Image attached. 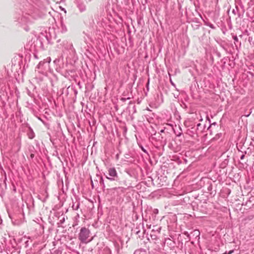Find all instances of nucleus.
<instances>
[{
	"mask_svg": "<svg viewBox=\"0 0 254 254\" xmlns=\"http://www.w3.org/2000/svg\"><path fill=\"white\" fill-rule=\"evenodd\" d=\"M90 233V231L87 228H86L85 227L82 228L80 229V233L79 234V239L83 243H87V242L91 241L92 239L87 240L89 237Z\"/></svg>",
	"mask_w": 254,
	"mask_h": 254,
	"instance_id": "f257e3e1",
	"label": "nucleus"
},
{
	"mask_svg": "<svg viewBox=\"0 0 254 254\" xmlns=\"http://www.w3.org/2000/svg\"><path fill=\"white\" fill-rule=\"evenodd\" d=\"M70 53V56L66 57V62L70 64L74 63L76 60V58L75 56V52L73 49H70L69 51H68Z\"/></svg>",
	"mask_w": 254,
	"mask_h": 254,
	"instance_id": "f03ea898",
	"label": "nucleus"
},
{
	"mask_svg": "<svg viewBox=\"0 0 254 254\" xmlns=\"http://www.w3.org/2000/svg\"><path fill=\"white\" fill-rule=\"evenodd\" d=\"M109 175L110 177L106 176V178L111 181L115 180V177H118L117 172L115 168H111L108 170Z\"/></svg>",
	"mask_w": 254,
	"mask_h": 254,
	"instance_id": "7ed1b4c3",
	"label": "nucleus"
},
{
	"mask_svg": "<svg viewBox=\"0 0 254 254\" xmlns=\"http://www.w3.org/2000/svg\"><path fill=\"white\" fill-rule=\"evenodd\" d=\"M77 6L80 12H83L86 10V5L85 3L82 1L77 0Z\"/></svg>",
	"mask_w": 254,
	"mask_h": 254,
	"instance_id": "20e7f679",
	"label": "nucleus"
},
{
	"mask_svg": "<svg viewBox=\"0 0 254 254\" xmlns=\"http://www.w3.org/2000/svg\"><path fill=\"white\" fill-rule=\"evenodd\" d=\"M205 127L201 124L200 123H198L196 125V133L197 134H200L201 132H203V129H204Z\"/></svg>",
	"mask_w": 254,
	"mask_h": 254,
	"instance_id": "39448f33",
	"label": "nucleus"
},
{
	"mask_svg": "<svg viewBox=\"0 0 254 254\" xmlns=\"http://www.w3.org/2000/svg\"><path fill=\"white\" fill-rule=\"evenodd\" d=\"M174 244H175L174 242H173V241L169 239L168 240H166L164 243L165 246H166V245H169L171 247H174Z\"/></svg>",
	"mask_w": 254,
	"mask_h": 254,
	"instance_id": "423d86ee",
	"label": "nucleus"
},
{
	"mask_svg": "<svg viewBox=\"0 0 254 254\" xmlns=\"http://www.w3.org/2000/svg\"><path fill=\"white\" fill-rule=\"evenodd\" d=\"M205 25L209 26L210 28H211L212 29H214L215 28V27L214 26V25L210 22H205Z\"/></svg>",
	"mask_w": 254,
	"mask_h": 254,
	"instance_id": "0eeeda50",
	"label": "nucleus"
},
{
	"mask_svg": "<svg viewBox=\"0 0 254 254\" xmlns=\"http://www.w3.org/2000/svg\"><path fill=\"white\" fill-rule=\"evenodd\" d=\"M233 39L235 41V43L236 42H237L238 41V38L237 36H233Z\"/></svg>",
	"mask_w": 254,
	"mask_h": 254,
	"instance_id": "6e6552de",
	"label": "nucleus"
},
{
	"mask_svg": "<svg viewBox=\"0 0 254 254\" xmlns=\"http://www.w3.org/2000/svg\"><path fill=\"white\" fill-rule=\"evenodd\" d=\"M141 150L145 153H147V152L146 149H145L142 146L141 147Z\"/></svg>",
	"mask_w": 254,
	"mask_h": 254,
	"instance_id": "1a4fd4ad",
	"label": "nucleus"
},
{
	"mask_svg": "<svg viewBox=\"0 0 254 254\" xmlns=\"http://www.w3.org/2000/svg\"><path fill=\"white\" fill-rule=\"evenodd\" d=\"M245 155H244V154L242 155L241 156V157H240V159H241V160H243V159L245 158Z\"/></svg>",
	"mask_w": 254,
	"mask_h": 254,
	"instance_id": "9d476101",
	"label": "nucleus"
},
{
	"mask_svg": "<svg viewBox=\"0 0 254 254\" xmlns=\"http://www.w3.org/2000/svg\"><path fill=\"white\" fill-rule=\"evenodd\" d=\"M234 252V250H231L228 252V254H232Z\"/></svg>",
	"mask_w": 254,
	"mask_h": 254,
	"instance_id": "9b49d317",
	"label": "nucleus"
},
{
	"mask_svg": "<svg viewBox=\"0 0 254 254\" xmlns=\"http://www.w3.org/2000/svg\"><path fill=\"white\" fill-rule=\"evenodd\" d=\"M116 189L120 190H121L122 191H123L124 190V189L123 188H117Z\"/></svg>",
	"mask_w": 254,
	"mask_h": 254,
	"instance_id": "f8f14e48",
	"label": "nucleus"
},
{
	"mask_svg": "<svg viewBox=\"0 0 254 254\" xmlns=\"http://www.w3.org/2000/svg\"><path fill=\"white\" fill-rule=\"evenodd\" d=\"M100 183H102L104 185L103 180L102 178H101V180L100 181Z\"/></svg>",
	"mask_w": 254,
	"mask_h": 254,
	"instance_id": "ddd939ff",
	"label": "nucleus"
},
{
	"mask_svg": "<svg viewBox=\"0 0 254 254\" xmlns=\"http://www.w3.org/2000/svg\"><path fill=\"white\" fill-rule=\"evenodd\" d=\"M158 209H156L154 210V213H158Z\"/></svg>",
	"mask_w": 254,
	"mask_h": 254,
	"instance_id": "4468645a",
	"label": "nucleus"
},
{
	"mask_svg": "<svg viewBox=\"0 0 254 254\" xmlns=\"http://www.w3.org/2000/svg\"><path fill=\"white\" fill-rule=\"evenodd\" d=\"M148 86H149V81H148L147 84V90H148Z\"/></svg>",
	"mask_w": 254,
	"mask_h": 254,
	"instance_id": "2eb2a0df",
	"label": "nucleus"
},
{
	"mask_svg": "<svg viewBox=\"0 0 254 254\" xmlns=\"http://www.w3.org/2000/svg\"><path fill=\"white\" fill-rule=\"evenodd\" d=\"M181 134H182V133L180 132L179 133H178V134H177V136H180Z\"/></svg>",
	"mask_w": 254,
	"mask_h": 254,
	"instance_id": "dca6fc26",
	"label": "nucleus"
},
{
	"mask_svg": "<svg viewBox=\"0 0 254 254\" xmlns=\"http://www.w3.org/2000/svg\"><path fill=\"white\" fill-rule=\"evenodd\" d=\"M210 127H211V125H209V127H208L207 129H208V130H209V128H210Z\"/></svg>",
	"mask_w": 254,
	"mask_h": 254,
	"instance_id": "f3484780",
	"label": "nucleus"
},
{
	"mask_svg": "<svg viewBox=\"0 0 254 254\" xmlns=\"http://www.w3.org/2000/svg\"><path fill=\"white\" fill-rule=\"evenodd\" d=\"M164 129H162V130H161L160 132H164Z\"/></svg>",
	"mask_w": 254,
	"mask_h": 254,
	"instance_id": "a211bd4d",
	"label": "nucleus"
},
{
	"mask_svg": "<svg viewBox=\"0 0 254 254\" xmlns=\"http://www.w3.org/2000/svg\"><path fill=\"white\" fill-rule=\"evenodd\" d=\"M64 13H65L66 12V11L65 9H64Z\"/></svg>",
	"mask_w": 254,
	"mask_h": 254,
	"instance_id": "6ab92c4d",
	"label": "nucleus"
},
{
	"mask_svg": "<svg viewBox=\"0 0 254 254\" xmlns=\"http://www.w3.org/2000/svg\"><path fill=\"white\" fill-rule=\"evenodd\" d=\"M212 125H216V123H214Z\"/></svg>",
	"mask_w": 254,
	"mask_h": 254,
	"instance_id": "aec40b11",
	"label": "nucleus"
}]
</instances>
